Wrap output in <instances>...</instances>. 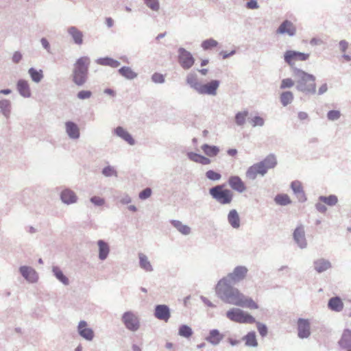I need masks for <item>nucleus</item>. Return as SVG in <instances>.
<instances>
[{
  "label": "nucleus",
  "mask_w": 351,
  "mask_h": 351,
  "mask_svg": "<svg viewBox=\"0 0 351 351\" xmlns=\"http://www.w3.org/2000/svg\"><path fill=\"white\" fill-rule=\"evenodd\" d=\"M234 285L226 280L221 279L218 281L215 291L221 301L226 304L249 309H258L259 308L252 298L245 295Z\"/></svg>",
  "instance_id": "obj_1"
},
{
  "label": "nucleus",
  "mask_w": 351,
  "mask_h": 351,
  "mask_svg": "<svg viewBox=\"0 0 351 351\" xmlns=\"http://www.w3.org/2000/svg\"><path fill=\"white\" fill-rule=\"evenodd\" d=\"M297 75L299 77L297 88L306 93H314L316 90L315 77L300 69L297 70Z\"/></svg>",
  "instance_id": "obj_2"
},
{
  "label": "nucleus",
  "mask_w": 351,
  "mask_h": 351,
  "mask_svg": "<svg viewBox=\"0 0 351 351\" xmlns=\"http://www.w3.org/2000/svg\"><path fill=\"white\" fill-rule=\"evenodd\" d=\"M209 193L213 199L221 204H230L234 194L232 191L225 187V185H217L209 190Z\"/></svg>",
  "instance_id": "obj_3"
},
{
  "label": "nucleus",
  "mask_w": 351,
  "mask_h": 351,
  "mask_svg": "<svg viewBox=\"0 0 351 351\" xmlns=\"http://www.w3.org/2000/svg\"><path fill=\"white\" fill-rule=\"evenodd\" d=\"M226 317L235 323H256V319L248 313L239 308H231L226 313Z\"/></svg>",
  "instance_id": "obj_4"
},
{
  "label": "nucleus",
  "mask_w": 351,
  "mask_h": 351,
  "mask_svg": "<svg viewBox=\"0 0 351 351\" xmlns=\"http://www.w3.org/2000/svg\"><path fill=\"white\" fill-rule=\"evenodd\" d=\"M121 319L125 328L130 332H137L141 328L140 317L136 312L125 311L122 314Z\"/></svg>",
  "instance_id": "obj_5"
},
{
  "label": "nucleus",
  "mask_w": 351,
  "mask_h": 351,
  "mask_svg": "<svg viewBox=\"0 0 351 351\" xmlns=\"http://www.w3.org/2000/svg\"><path fill=\"white\" fill-rule=\"evenodd\" d=\"M248 272V269L244 265H238L234 269L225 276L222 279L227 282L237 285L245 280Z\"/></svg>",
  "instance_id": "obj_6"
},
{
  "label": "nucleus",
  "mask_w": 351,
  "mask_h": 351,
  "mask_svg": "<svg viewBox=\"0 0 351 351\" xmlns=\"http://www.w3.org/2000/svg\"><path fill=\"white\" fill-rule=\"evenodd\" d=\"M19 272L22 278L29 284H36L39 281V273L32 266L21 265Z\"/></svg>",
  "instance_id": "obj_7"
},
{
  "label": "nucleus",
  "mask_w": 351,
  "mask_h": 351,
  "mask_svg": "<svg viewBox=\"0 0 351 351\" xmlns=\"http://www.w3.org/2000/svg\"><path fill=\"white\" fill-rule=\"evenodd\" d=\"M76 330L80 337L86 341H92L95 339V332L85 319L79 321Z\"/></svg>",
  "instance_id": "obj_8"
},
{
  "label": "nucleus",
  "mask_w": 351,
  "mask_h": 351,
  "mask_svg": "<svg viewBox=\"0 0 351 351\" xmlns=\"http://www.w3.org/2000/svg\"><path fill=\"white\" fill-rule=\"evenodd\" d=\"M308 58V53L291 51V49H289L284 53V60L290 66L294 65L298 61H306Z\"/></svg>",
  "instance_id": "obj_9"
},
{
  "label": "nucleus",
  "mask_w": 351,
  "mask_h": 351,
  "mask_svg": "<svg viewBox=\"0 0 351 351\" xmlns=\"http://www.w3.org/2000/svg\"><path fill=\"white\" fill-rule=\"evenodd\" d=\"M297 330L298 337L300 339H308L311 334L309 319L299 318L297 321Z\"/></svg>",
  "instance_id": "obj_10"
},
{
  "label": "nucleus",
  "mask_w": 351,
  "mask_h": 351,
  "mask_svg": "<svg viewBox=\"0 0 351 351\" xmlns=\"http://www.w3.org/2000/svg\"><path fill=\"white\" fill-rule=\"evenodd\" d=\"M293 237L295 243L300 248H306L308 246V242L305 237V229L303 226L300 225L294 230Z\"/></svg>",
  "instance_id": "obj_11"
},
{
  "label": "nucleus",
  "mask_w": 351,
  "mask_h": 351,
  "mask_svg": "<svg viewBox=\"0 0 351 351\" xmlns=\"http://www.w3.org/2000/svg\"><path fill=\"white\" fill-rule=\"evenodd\" d=\"M178 62L184 69H188L194 64V58L191 53L181 48L179 50Z\"/></svg>",
  "instance_id": "obj_12"
},
{
  "label": "nucleus",
  "mask_w": 351,
  "mask_h": 351,
  "mask_svg": "<svg viewBox=\"0 0 351 351\" xmlns=\"http://www.w3.org/2000/svg\"><path fill=\"white\" fill-rule=\"evenodd\" d=\"M219 82L218 80H212L208 83L201 84L197 92L200 94H207L208 95H215L217 93Z\"/></svg>",
  "instance_id": "obj_13"
},
{
  "label": "nucleus",
  "mask_w": 351,
  "mask_h": 351,
  "mask_svg": "<svg viewBox=\"0 0 351 351\" xmlns=\"http://www.w3.org/2000/svg\"><path fill=\"white\" fill-rule=\"evenodd\" d=\"M228 184L230 187L240 193L246 191L247 186L245 183L238 176H232L228 179Z\"/></svg>",
  "instance_id": "obj_14"
},
{
  "label": "nucleus",
  "mask_w": 351,
  "mask_h": 351,
  "mask_svg": "<svg viewBox=\"0 0 351 351\" xmlns=\"http://www.w3.org/2000/svg\"><path fill=\"white\" fill-rule=\"evenodd\" d=\"M154 315L157 319L167 322L171 317V311L167 305H156L154 308Z\"/></svg>",
  "instance_id": "obj_15"
},
{
  "label": "nucleus",
  "mask_w": 351,
  "mask_h": 351,
  "mask_svg": "<svg viewBox=\"0 0 351 351\" xmlns=\"http://www.w3.org/2000/svg\"><path fill=\"white\" fill-rule=\"evenodd\" d=\"M278 34H287L289 36H293L296 34V27L295 25L289 20H285L276 31Z\"/></svg>",
  "instance_id": "obj_16"
},
{
  "label": "nucleus",
  "mask_w": 351,
  "mask_h": 351,
  "mask_svg": "<svg viewBox=\"0 0 351 351\" xmlns=\"http://www.w3.org/2000/svg\"><path fill=\"white\" fill-rule=\"evenodd\" d=\"M265 173H266V169L263 167V163L259 162L258 163H255L247 169L246 171V177L249 179L254 180L258 175L263 176Z\"/></svg>",
  "instance_id": "obj_17"
},
{
  "label": "nucleus",
  "mask_w": 351,
  "mask_h": 351,
  "mask_svg": "<svg viewBox=\"0 0 351 351\" xmlns=\"http://www.w3.org/2000/svg\"><path fill=\"white\" fill-rule=\"evenodd\" d=\"M224 335L217 329H213L209 331L208 335L205 337L206 341L213 346H217L223 339Z\"/></svg>",
  "instance_id": "obj_18"
},
{
  "label": "nucleus",
  "mask_w": 351,
  "mask_h": 351,
  "mask_svg": "<svg viewBox=\"0 0 351 351\" xmlns=\"http://www.w3.org/2000/svg\"><path fill=\"white\" fill-rule=\"evenodd\" d=\"M51 272L56 279L64 286H69L70 281L62 269L58 265L51 266Z\"/></svg>",
  "instance_id": "obj_19"
},
{
  "label": "nucleus",
  "mask_w": 351,
  "mask_h": 351,
  "mask_svg": "<svg viewBox=\"0 0 351 351\" xmlns=\"http://www.w3.org/2000/svg\"><path fill=\"white\" fill-rule=\"evenodd\" d=\"M341 349L346 351H351V330L346 329L343 330L340 339L338 341Z\"/></svg>",
  "instance_id": "obj_20"
},
{
  "label": "nucleus",
  "mask_w": 351,
  "mask_h": 351,
  "mask_svg": "<svg viewBox=\"0 0 351 351\" xmlns=\"http://www.w3.org/2000/svg\"><path fill=\"white\" fill-rule=\"evenodd\" d=\"M98 246V258L101 261H104L108 258L110 253V246L108 243L104 240H99L97 242Z\"/></svg>",
  "instance_id": "obj_21"
},
{
  "label": "nucleus",
  "mask_w": 351,
  "mask_h": 351,
  "mask_svg": "<svg viewBox=\"0 0 351 351\" xmlns=\"http://www.w3.org/2000/svg\"><path fill=\"white\" fill-rule=\"evenodd\" d=\"M138 264L141 269L146 272H152L154 271V267L147 255L143 254V252H138Z\"/></svg>",
  "instance_id": "obj_22"
},
{
  "label": "nucleus",
  "mask_w": 351,
  "mask_h": 351,
  "mask_svg": "<svg viewBox=\"0 0 351 351\" xmlns=\"http://www.w3.org/2000/svg\"><path fill=\"white\" fill-rule=\"evenodd\" d=\"M313 267L316 271L322 273L328 270L331 267L330 261L324 258H319L314 261Z\"/></svg>",
  "instance_id": "obj_23"
},
{
  "label": "nucleus",
  "mask_w": 351,
  "mask_h": 351,
  "mask_svg": "<svg viewBox=\"0 0 351 351\" xmlns=\"http://www.w3.org/2000/svg\"><path fill=\"white\" fill-rule=\"evenodd\" d=\"M242 339L245 341V345L248 348H256L258 346L256 335L254 331L249 332L242 337Z\"/></svg>",
  "instance_id": "obj_24"
},
{
  "label": "nucleus",
  "mask_w": 351,
  "mask_h": 351,
  "mask_svg": "<svg viewBox=\"0 0 351 351\" xmlns=\"http://www.w3.org/2000/svg\"><path fill=\"white\" fill-rule=\"evenodd\" d=\"M16 88L20 95L23 97H29L31 95V90L28 82L23 80H20L16 83Z\"/></svg>",
  "instance_id": "obj_25"
},
{
  "label": "nucleus",
  "mask_w": 351,
  "mask_h": 351,
  "mask_svg": "<svg viewBox=\"0 0 351 351\" xmlns=\"http://www.w3.org/2000/svg\"><path fill=\"white\" fill-rule=\"evenodd\" d=\"M60 199L65 204H72L76 202L77 197L75 193L70 189H64L60 193Z\"/></svg>",
  "instance_id": "obj_26"
},
{
  "label": "nucleus",
  "mask_w": 351,
  "mask_h": 351,
  "mask_svg": "<svg viewBox=\"0 0 351 351\" xmlns=\"http://www.w3.org/2000/svg\"><path fill=\"white\" fill-rule=\"evenodd\" d=\"M328 307L331 311L340 312L343 308V303L339 297H332L330 298L329 302H328Z\"/></svg>",
  "instance_id": "obj_27"
},
{
  "label": "nucleus",
  "mask_w": 351,
  "mask_h": 351,
  "mask_svg": "<svg viewBox=\"0 0 351 351\" xmlns=\"http://www.w3.org/2000/svg\"><path fill=\"white\" fill-rule=\"evenodd\" d=\"M114 134L126 141L127 143L133 145L134 144V140L128 131L122 127H117L114 130Z\"/></svg>",
  "instance_id": "obj_28"
},
{
  "label": "nucleus",
  "mask_w": 351,
  "mask_h": 351,
  "mask_svg": "<svg viewBox=\"0 0 351 351\" xmlns=\"http://www.w3.org/2000/svg\"><path fill=\"white\" fill-rule=\"evenodd\" d=\"M89 63L90 60L88 57H82L76 61L74 69L87 75Z\"/></svg>",
  "instance_id": "obj_29"
},
{
  "label": "nucleus",
  "mask_w": 351,
  "mask_h": 351,
  "mask_svg": "<svg viewBox=\"0 0 351 351\" xmlns=\"http://www.w3.org/2000/svg\"><path fill=\"white\" fill-rule=\"evenodd\" d=\"M171 224L179 232L183 235L191 234V228L187 224L182 223V221H171Z\"/></svg>",
  "instance_id": "obj_30"
},
{
  "label": "nucleus",
  "mask_w": 351,
  "mask_h": 351,
  "mask_svg": "<svg viewBox=\"0 0 351 351\" xmlns=\"http://www.w3.org/2000/svg\"><path fill=\"white\" fill-rule=\"evenodd\" d=\"M68 32L72 36L76 44L82 45L83 43V33L75 27V26H71L69 28Z\"/></svg>",
  "instance_id": "obj_31"
},
{
  "label": "nucleus",
  "mask_w": 351,
  "mask_h": 351,
  "mask_svg": "<svg viewBox=\"0 0 351 351\" xmlns=\"http://www.w3.org/2000/svg\"><path fill=\"white\" fill-rule=\"evenodd\" d=\"M188 156L191 160L202 164V165H208V164L211 162L210 158L197 153L190 152L188 154Z\"/></svg>",
  "instance_id": "obj_32"
},
{
  "label": "nucleus",
  "mask_w": 351,
  "mask_h": 351,
  "mask_svg": "<svg viewBox=\"0 0 351 351\" xmlns=\"http://www.w3.org/2000/svg\"><path fill=\"white\" fill-rule=\"evenodd\" d=\"M66 131L68 135L73 138H77L80 136V130L76 124L73 122H66Z\"/></svg>",
  "instance_id": "obj_33"
},
{
  "label": "nucleus",
  "mask_w": 351,
  "mask_h": 351,
  "mask_svg": "<svg viewBox=\"0 0 351 351\" xmlns=\"http://www.w3.org/2000/svg\"><path fill=\"white\" fill-rule=\"evenodd\" d=\"M261 162L263 163V167L266 169V172L268 169H273L277 165L276 158L273 154L268 155Z\"/></svg>",
  "instance_id": "obj_34"
},
{
  "label": "nucleus",
  "mask_w": 351,
  "mask_h": 351,
  "mask_svg": "<svg viewBox=\"0 0 351 351\" xmlns=\"http://www.w3.org/2000/svg\"><path fill=\"white\" fill-rule=\"evenodd\" d=\"M291 187L293 191L300 196V200L305 199V195L303 190L302 184L298 180H295L291 182Z\"/></svg>",
  "instance_id": "obj_35"
},
{
  "label": "nucleus",
  "mask_w": 351,
  "mask_h": 351,
  "mask_svg": "<svg viewBox=\"0 0 351 351\" xmlns=\"http://www.w3.org/2000/svg\"><path fill=\"white\" fill-rule=\"evenodd\" d=\"M119 73L128 80H133L136 77L137 74L130 66H123L119 69Z\"/></svg>",
  "instance_id": "obj_36"
},
{
  "label": "nucleus",
  "mask_w": 351,
  "mask_h": 351,
  "mask_svg": "<svg viewBox=\"0 0 351 351\" xmlns=\"http://www.w3.org/2000/svg\"><path fill=\"white\" fill-rule=\"evenodd\" d=\"M202 150L209 157H215L219 154V149L217 146L204 144L201 147Z\"/></svg>",
  "instance_id": "obj_37"
},
{
  "label": "nucleus",
  "mask_w": 351,
  "mask_h": 351,
  "mask_svg": "<svg viewBox=\"0 0 351 351\" xmlns=\"http://www.w3.org/2000/svg\"><path fill=\"white\" fill-rule=\"evenodd\" d=\"M86 75L82 71H77V70L74 69L73 74V82L77 85H83L86 82Z\"/></svg>",
  "instance_id": "obj_38"
},
{
  "label": "nucleus",
  "mask_w": 351,
  "mask_h": 351,
  "mask_svg": "<svg viewBox=\"0 0 351 351\" xmlns=\"http://www.w3.org/2000/svg\"><path fill=\"white\" fill-rule=\"evenodd\" d=\"M219 45V42L213 38H208L202 41L201 47L204 50H212Z\"/></svg>",
  "instance_id": "obj_39"
},
{
  "label": "nucleus",
  "mask_w": 351,
  "mask_h": 351,
  "mask_svg": "<svg viewBox=\"0 0 351 351\" xmlns=\"http://www.w3.org/2000/svg\"><path fill=\"white\" fill-rule=\"evenodd\" d=\"M280 101L284 106L291 104L293 99V95L291 91H284L280 95Z\"/></svg>",
  "instance_id": "obj_40"
},
{
  "label": "nucleus",
  "mask_w": 351,
  "mask_h": 351,
  "mask_svg": "<svg viewBox=\"0 0 351 351\" xmlns=\"http://www.w3.org/2000/svg\"><path fill=\"white\" fill-rule=\"evenodd\" d=\"M178 335L182 337L189 338L193 332L191 327L187 325H181L178 328Z\"/></svg>",
  "instance_id": "obj_41"
},
{
  "label": "nucleus",
  "mask_w": 351,
  "mask_h": 351,
  "mask_svg": "<svg viewBox=\"0 0 351 351\" xmlns=\"http://www.w3.org/2000/svg\"><path fill=\"white\" fill-rule=\"evenodd\" d=\"M28 73L32 80L35 82H39L43 78V71L41 69L37 70L34 68H30Z\"/></svg>",
  "instance_id": "obj_42"
},
{
  "label": "nucleus",
  "mask_w": 351,
  "mask_h": 351,
  "mask_svg": "<svg viewBox=\"0 0 351 351\" xmlns=\"http://www.w3.org/2000/svg\"><path fill=\"white\" fill-rule=\"evenodd\" d=\"M319 201L326 204L328 206H334L338 202V198L336 195H330L328 197L321 196L319 198Z\"/></svg>",
  "instance_id": "obj_43"
},
{
  "label": "nucleus",
  "mask_w": 351,
  "mask_h": 351,
  "mask_svg": "<svg viewBox=\"0 0 351 351\" xmlns=\"http://www.w3.org/2000/svg\"><path fill=\"white\" fill-rule=\"evenodd\" d=\"M97 62L99 64L110 66L111 67H117L120 64L117 60L109 58H100L97 60Z\"/></svg>",
  "instance_id": "obj_44"
},
{
  "label": "nucleus",
  "mask_w": 351,
  "mask_h": 351,
  "mask_svg": "<svg viewBox=\"0 0 351 351\" xmlns=\"http://www.w3.org/2000/svg\"><path fill=\"white\" fill-rule=\"evenodd\" d=\"M186 82L197 92L200 84L197 82V75L195 74H189L187 76Z\"/></svg>",
  "instance_id": "obj_45"
},
{
  "label": "nucleus",
  "mask_w": 351,
  "mask_h": 351,
  "mask_svg": "<svg viewBox=\"0 0 351 351\" xmlns=\"http://www.w3.org/2000/svg\"><path fill=\"white\" fill-rule=\"evenodd\" d=\"M275 202L280 205H287L291 202V199L287 194H279L276 196Z\"/></svg>",
  "instance_id": "obj_46"
},
{
  "label": "nucleus",
  "mask_w": 351,
  "mask_h": 351,
  "mask_svg": "<svg viewBox=\"0 0 351 351\" xmlns=\"http://www.w3.org/2000/svg\"><path fill=\"white\" fill-rule=\"evenodd\" d=\"M248 115V112L245 110L242 112H239L235 117L236 123L239 125H242L244 124L246 117Z\"/></svg>",
  "instance_id": "obj_47"
},
{
  "label": "nucleus",
  "mask_w": 351,
  "mask_h": 351,
  "mask_svg": "<svg viewBox=\"0 0 351 351\" xmlns=\"http://www.w3.org/2000/svg\"><path fill=\"white\" fill-rule=\"evenodd\" d=\"M146 5L153 11H158L160 8L158 0H144Z\"/></svg>",
  "instance_id": "obj_48"
},
{
  "label": "nucleus",
  "mask_w": 351,
  "mask_h": 351,
  "mask_svg": "<svg viewBox=\"0 0 351 351\" xmlns=\"http://www.w3.org/2000/svg\"><path fill=\"white\" fill-rule=\"evenodd\" d=\"M206 176L207 178L211 180H219L221 178V175L215 172L213 170H209L206 173Z\"/></svg>",
  "instance_id": "obj_49"
},
{
  "label": "nucleus",
  "mask_w": 351,
  "mask_h": 351,
  "mask_svg": "<svg viewBox=\"0 0 351 351\" xmlns=\"http://www.w3.org/2000/svg\"><path fill=\"white\" fill-rule=\"evenodd\" d=\"M258 330L262 337H265L267 335V328L265 324L261 322H256Z\"/></svg>",
  "instance_id": "obj_50"
},
{
  "label": "nucleus",
  "mask_w": 351,
  "mask_h": 351,
  "mask_svg": "<svg viewBox=\"0 0 351 351\" xmlns=\"http://www.w3.org/2000/svg\"><path fill=\"white\" fill-rule=\"evenodd\" d=\"M294 85V81L291 78H285L282 80L281 84H280V88L285 89L287 88H291Z\"/></svg>",
  "instance_id": "obj_51"
},
{
  "label": "nucleus",
  "mask_w": 351,
  "mask_h": 351,
  "mask_svg": "<svg viewBox=\"0 0 351 351\" xmlns=\"http://www.w3.org/2000/svg\"><path fill=\"white\" fill-rule=\"evenodd\" d=\"M341 113L339 110H330L328 112V119L330 121H335L339 119Z\"/></svg>",
  "instance_id": "obj_52"
},
{
  "label": "nucleus",
  "mask_w": 351,
  "mask_h": 351,
  "mask_svg": "<svg viewBox=\"0 0 351 351\" xmlns=\"http://www.w3.org/2000/svg\"><path fill=\"white\" fill-rule=\"evenodd\" d=\"M251 124L253 127L263 126L264 124V120L261 117H254L251 120Z\"/></svg>",
  "instance_id": "obj_53"
},
{
  "label": "nucleus",
  "mask_w": 351,
  "mask_h": 351,
  "mask_svg": "<svg viewBox=\"0 0 351 351\" xmlns=\"http://www.w3.org/2000/svg\"><path fill=\"white\" fill-rule=\"evenodd\" d=\"M90 202L96 206H102L106 202L105 199L103 197L99 196H94L91 197Z\"/></svg>",
  "instance_id": "obj_54"
},
{
  "label": "nucleus",
  "mask_w": 351,
  "mask_h": 351,
  "mask_svg": "<svg viewBox=\"0 0 351 351\" xmlns=\"http://www.w3.org/2000/svg\"><path fill=\"white\" fill-rule=\"evenodd\" d=\"M152 196V190L149 188L145 189L139 193V198L141 199H146Z\"/></svg>",
  "instance_id": "obj_55"
},
{
  "label": "nucleus",
  "mask_w": 351,
  "mask_h": 351,
  "mask_svg": "<svg viewBox=\"0 0 351 351\" xmlns=\"http://www.w3.org/2000/svg\"><path fill=\"white\" fill-rule=\"evenodd\" d=\"M92 93L90 90H83L78 93L77 97L80 99H88L91 97Z\"/></svg>",
  "instance_id": "obj_56"
},
{
  "label": "nucleus",
  "mask_w": 351,
  "mask_h": 351,
  "mask_svg": "<svg viewBox=\"0 0 351 351\" xmlns=\"http://www.w3.org/2000/svg\"><path fill=\"white\" fill-rule=\"evenodd\" d=\"M103 173L106 176H117L116 171L111 167H107L103 170Z\"/></svg>",
  "instance_id": "obj_57"
},
{
  "label": "nucleus",
  "mask_w": 351,
  "mask_h": 351,
  "mask_svg": "<svg viewBox=\"0 0 351 351\" xmlns=\"http://www.w3.org/2000/svg\"><path fill=\"white\" fill-rule=\"evenodd\" d=\"M152 80L156 83H162L165 81L163 75L159 73H154L152 77Z\"/></svg>",
  "instance_id": "obj_58"
},
{
  "label": "nucleus",
  "mask_w": 351,
  "mask_h": 351,
  "mask_svg": "<svg viewBox=\"0 0 351 351\" xmlns=\"http://www.w3.org/2000/svg\"><path fill=\"white\" fill-rule=\"evenodd\" d=\"M201 301L207 306L211 307V308H215L216 305H215L213 302L210 301L208 298H207L205 296L201 295L200 296Z\"/></svg>",
  "instance_id": "obj_59"
},
{
  "label": "nucleus",
  "mask_w": 351,
  "mask_h": 351,
  "mask_svg": "<svg viewBox=\"0 0 351 351\" xmlns=\"http://www.w3.org/2000/svg\"><path fill=\"white\" fill-rule=\"evenodd\" d=\"M247 8L248 9H257L258 8V5L256 0H250L247 3L246 5Z\"/></svg>",
  "instance_id": "obj_60"
},
{
  "label": "nucleus",
  "mask_w": 351,
  "mask_h": 351,
  "mask_svg": "<svg viewBox=\"0 0 351 351\" xmlns=\"http://www.w3.org/2000/svg\"><path fill=\"white\" fill-rule=\"evenodd\" d=\"M239 215L236 210H232L230 211L228 217V219H239Z\"/></svg>",
  "instance_id": "obj_61"
},
{
  "label": "nucleus",
  "mask_w": 351,
  "mask_h": 351,
  "mask_svg": "<svg viewBox=\"0 0 351 351\" xmlns=\"http://www.w3.org/2000/svg\"><path fill=\"white\" fill-rule=\"evenodd\" d=\"M324 204V203L320 201L316 204V208L317 209L318 211L321 213H325L327 210V208Z\"/></svg>",
  "instance_id": "obj_62"
},
{
  "label": "nucleus",
  "mask_w": 351,
  "mask_h": 351,
  "mask_svg": "<svg viewBox=\"0 0 351 351\" xmlns=\"http://www.w3.org/2000/svg\"><path fill=\"white\" fill-rule=\"evenodd\" d=\"M22 59V55L19 51H16L14 53L12 56V61L14 63H19L20 60Z\"/></svg>",
  "instance_id": "obj_63"
},
{
  "label": "nucleus",
  "mask_w": 351,
  "mask_h": 351,
  "mask_svg": "<svg viewBox=\"0 0 351 351\" xmlns=\"http://www.w3.org/2000/svg\"><path fill=\"white\" fill-rule=\"evenodd\" d=\"M348 43L346 40H341L339 43L340 49L342 52H346V51L348 49Z\"/></svg>",
  "instance_id": "obj_64"
}]
</instances>
